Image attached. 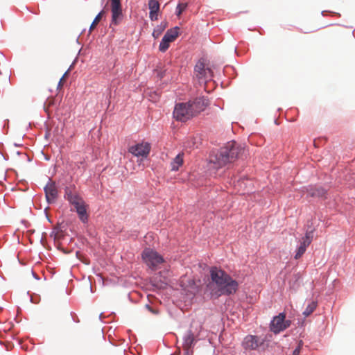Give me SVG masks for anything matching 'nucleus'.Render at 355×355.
<instances>
[{
    "instance_id": "nucleus-1",
    "label": "nucleus",
    "mask_w": 355,
    "mask_h": 355,
    "mask_svg": "<svg viewBox=\"0 0 355 355\" xmlns=\"http://www.w3.org/2000/svg\"><path fill=\"white\" fill-rule=\"evenodd\" d=\"M243 152V148L235 141L228 142L216 153L209 156L210 163L220 168L234 162Z\"/></svg>"
},
{
    "instance_id": "nucleus-2",
    "label": "nucleus",
    "mask_w": 355,
    "mask_h": 355,
    "mask_svg": "<svg viewBox=\"0 0 355 355\" xmlns=\"http://www.w3.org/2000/svg\"><path fill=\"white\" fill-rule=\"evenodd\" d=\"M238 282L233 279L230 275L223 279L221 284L216 288H213V291L210 293L211 297H218L221 295H230L235 293L238 289Z\"/></svg>"
},
{
    "instance_id": "nucleus-3",
    "label": "nucleus",
    "mask_w": 355,
    "mask_h": 355,
    "mask_svg": "<svg viewBox=\"0 0 355 355\" xmlns=\"http://www.w3.org/2000/svg\"><path fill=\"white\" fill-rule=\"evenodd\" d=\"M238 282L233 279L230 275L223 279L221 284L216 288H213V291L210 293L211 297H218L221 295H230L235 293L238 289Z\"/></svg>"
},
{
    "instance_id": "nucleus-4",
    "label": "nucleus",
    "mask_w": 355,
    "mask_h": 355,
    "mask_svg": "<svg viewBox=\"0 0 355 355\" xmlns=\"http://www.w3.org/2000/svg\"><path fill=\"white\" fill-rule=\"evenodd\" d=\"M142 259L152 270H157L159 265L164 263L163 257L156 251L146 248L141 254Z\"/></svg>"
},
{
    "instance_id": "nucleus-5",
    "label": "nucleus",
    "mask_w": 355,
    "mask_h": 355,
    "mask_svg": "<svg viewBox=\"0 0 355 355\" xmlns=\"http://www.w3.org/2000/svg\"><path fill=\"white\" fill-rule=\"evenodd\" d=\"M210 282L207 284V288L210 293L213 291V288H216L223 282V279L228 277V274L218 267H211L209 270Z\"/></svg>"
},
{
    "instance_id": "nucleus-6",
    "label": "nucleus",
    "mask_w": 355,
    "mask_h": 355,
    "mask_svg": "<svg viewBox=\"0 0 355 355\" xmlns=\"http://www.w3.org/2000/svg\"><path fill=\"white\" fill-rule=\"evenodd\" d=\"M194 74L200 81L207 82L211 79L213 72L205 63L204 59H200L196 64Z\"/></svg>"
},
{
    "instance_id": "nucleus-7",
    "label": "nucleus",
    "mask_w": 355,
    "mask_h": 355,
    "mask_svg": "<svg viewBox=\"0 0 355 355\" xmlns=\"http://www.w3.org/2000/svg\"><path fill=\"white\" fill-rule=\"evenodd\" d=\"M110 6L112 19L110 24V27L114 28L121 22L123 17L121 1L110 0Z\"/></svg>"
},
{
    "instance_id": "nucleus-8",
    "label": "nucleus",
    "mask_w": 355,
    "mask_h": 355,
    "mask_svg": "<svg viewBox=\"0 0 355 355\" xmlns=\"http://www.w3.org/2000/svg\"><path fill=\"white\" fill-rule=\"evenodd\" d=\"M174 118L180 121H186L193 117L191 107L188 103H178L173 111Z\"/></svg>"
},
{
    "instance_id": "nucleus-9",
    "label": "nucleus",
    "mask_w": 355,
    "mask_h": 355,
    "mask_svg": "<svg viewBox=\"0 0 355 355\" xmlns=\"http://www.w3.org/2000/svg\"><path fill=\"white\" fill-rule=\"evenodd\" d=\"M265 339L257 336L248 335L245 337L242 343V346L245 349L257 350L259 349H264Z\"/></svg>"
},
{
    "instance_id": "nucleus-10",
    "label": "nucleus",
    "mask_w": 355,
    "mask_h": 355,
    "mask_svg": "<svg viewBox=\"0 0 355 355\" xmlns=\"http://www.w3.org/2000/svg\"><path fill=\"white\" fill-rule=\"evenodd\" d=\"M285 318L286 315L284 313L274 317L270 324V330L275 334H278L288 328L291 324V321L286 320Z\"/></svg>"
},
{
    "instance_id": "nucleus-11",
    "label": "nucleus",
    "mask_w": 355,
    "mask_h": 355,
    "mask_svg": "<svg viewBox=\"0 0 355 355\" xmlns=\"http://www.w3.org/2000/svg\"><path fill=\"white\" fill-rule=\"evenodd\" d=\"M198 336V334H195L191 330H189L186 332L183 337L182 347L185 352L186 355H191L193 353L192 347L194 346L196 342V338Z\"/></svg>"
},
{
    "instance_id": "nucleus-12",
    "label": "nucleus",
    "mask_w": 355,
    "mask_h": 355,
    "mask_svg": "<svg viewBox=\"0 0 355 355\" xmlns=\"http://www.w3.org/2000/svg\"><path fill=\"white\" fill-rule=\"evenodd\" d=\"M64 198L73 206L76 211L85 202L75 191L68 187L65 189Z\"/></svg>"
},
{
    "instance_id": "nucleus-13",
    "label": "nucleus",
    "mask_w": 355,
    "mask_h": 355,
    "mask_svg": "<svg viewBox=\"0 0 355 355\" xmlns=\"http://www.w3.org/2000/svg\"><path fill=\"white\" fill-rule=\"evenodd\" d=\"M188 103L191 107V114H193V117L205 110L208 105V101L203 97H199L193 101H189Z\"/></svg>"
},
{
    "instance_id": "nucleus-14",
    "label": "nucleus",
    "mask_w": 355,
    "mask_h": 355,
    "mask_svg": "<svg viewBox=\"0 0 355 355\" xmlns=\"http://www.w3.org/2000/svg\"><path fill=\"white\" fill-rule=\"evenodd\" d=\"M150 151V145L148 143H141L131 146L129 152L137 157H146Z\"/></svg>"
},
{
    "instance_id": "nucleus-15",
    "label": "nucleus",
    "mask_w": 355,
    "mask_h": 355,
    "mask_svg": "<svg viewBox=\"0 0 355 355\" xmlns=\"http://www.w3.org/2000/svg\"><path fill=\"white\" fill-rule=\"evenodd\" d=\"M44 192L48 203H53L55 201L58 196V189L55 182L49 180L44 187Z\"/></svg>"
},
{
    "instance_id": "nucleus-16",
    "label": "nucleus",
    "mask_w": 355,
    "mask_h": 355,
    "mask_svg": "<svg viewBox=\"0 0 355 355\" xmlns=\"http://www.w3.org/2000/svg\"><path fill=\"white\" fill-rule=\"evenodd\" d=\"M148 8L150 10L149 17L152 21L158 19V12L159 10V3L157 0H149Z\"/></svg>"
},
{
    "instance_id": "nucleus-17",
    "label": "nucleus",
    "mask_w": 355,
    "mask_h": 355,
    "mask_svg": "<svg viewBox=\"0 0 355 355\" xmlns=\"http://www.w3.org/2000/svg\"><path fill=\"white\" fill-rule=\"evenodd\" d=\"M87 208L88 205L85 202L76 211L79 219L83 223H86L88 221L89 214H87Z\"/></svg>"
},
{
    "instance_id": "nucleus-18",
    "label": "nucleus",
    "mask_w": 355,
    "mask_h": 355,
    "mask_svg": "<svg viewBox=\"0 0 355 355\" xmlns=\"http://www.w3.org/2000/svg\"><path fill=\"white\" fill-rule=\"evenodd\" d=\"M179 28L175 27L173 28H171L166 31L164 36L163 37L166 38L168 40V42L171 43L173 42L178 36L179 35Z\"/></svg>"
},
{
    "instance_id": "nucleus-19",
    "label": "nucleus",
    "mask_w": 355,
    "mask_h": 355,
    "mask_svg": "<svg viewBox=\"0 0 355 355\" xmlns=\"http://www.w3.org/2000/svg\"><path fill=\"white\" fill-rule=\"evenodd\" d=\"M183 156L184 153H179L171 162V169L173 171H178L179 168L183 164Z\"/></svg>"
},
{
    "instance_id": "nucleus-20",
    "label": "nucleus",
    "mask_w": 355,
    "mask_h": 355,
    "mask_svg": "<svg viewBox=\"0 0 355 355\" xmlns=\"http://www.w3.org/2000/svg\"><path fill=\"white\" fill-rule=\"evenodd\" d=\"M308 193L312 197H322L325 195L326 190L322 187H311Z\"/></svg>"
},
{
    "instance_id": "nucleus-21",
    "label": "nucleus",
    "mask_w": 355,
    "mask_h": 355,
    "mask_svg": "<svg viewBox=\"0 0 355 355\" xmlns=\"http://www.w3.org/2000/svg\"><path fill=\"white\" fill-rule=\"evenodd\" d=\"M167 26L166 21H162L159 25L157 26V27L154 29L153 32V36L156 39L158 38L162 32L165 30Z\"/></svg>"
},
{
    "instance_id": "nucleus-22",
    "label": "nucleus",
    "mask_w": 355,
    "mask_h": 355,
    "mask_svg": "<svg viewBox=\"0 0 355 355\" xmlns=\"http://www.w3.org/2000/svg\"><path fill=\"white\" fill-rule=\"evenodd\" d=\"M317 306H318V303L316 301H311V302L309 303L306 308L304 311L303 315L305 317H308L315 311Z\"/></svg>"
},
{
    "instance_id": "nucleus-23",
    "label": "nucleus",
    "mask_w": 355,
    "mask_h": 355,
    "mask_svg": "<svg viewBox=\"0 0 355 355\" xmlns=\"http://www.w3.org/2000/svg\"><path fill=\"white\" fill-rule=\"evenodd\" d=\"M105 12L103 10H101L94 18V21H92L90 27H89V32L91 33L92 30H94L96 26L98 25V24L101 20L102 17L105 15Z\"/></svg>"
},
{
    "instance_id": "nucleus-24",
    "label": "nucleus",
    "mask_w": 355,
    "mask_h": 355,
    "mask_svg": "<svg viewBox=\"0 0 355 355\" xmlns=\"http://www.w3.org/2000/svg\"><path fill=\"white\" fill-rule=\"evenodd\" d=\"M169 44L170 43L168 42V40H166V37H163L159 44V50L162 52H165L168 49Z\"/></svg>"
},
{
    "instance_id": "nucleus-25",
    "label": "nucleus",
    "mask_w": 355,
    "mask_h": 355,
    "mask_svg": "<svg viewBox=\"0 0 355 355\" xmlns=\"http://www.w3.org/2000/svg\"><path fill=\"white\" fill-rule=\"evenodd\" d=\"M313 237V231L306 232L305 236L302 238V242L309 245L312 242Z\"/></svg>"
},
{
    "instance_id": "nucleus-26",
    "label": "nucleus",
    "mask_w": 355,
    "mask_h": 355,
    "mask_svg": "<svg viewBox=\"0 0 355 355\" xmlns=\"http://www.w3.org/2000/svg\"><path fill=\"white\" fill-rule=\"evenodd\" d=\"M187 3H179L176 8V14L178 16H180L183 11L185 10V9L187 8Z\"/></svg>"
},
{
    "instance_id": "nucleus-27",
    "label": "nucleus",
    "mask_w": 355,
    "mask_h": 355,
    "mask_svg": "<svg viewBox=\"0 0 355 355\" xmlns=\"http://www.w3.org/2000/svg\"><path fill=\"white\" fill-rule=\"evenodd\" d=\"M69 74V70H67L62 76V77L60 78L58 85V89H61L64 85V83L66 80L67 77Z\"/></svg>"
},
{
    "instance_id": "nucleus-28",
    "label": "nucleus",
    "mask_w": 355,
    "mask_h": 355,
    "mask_svg": "<svg viewBox=\"0 0 355 355\" xmlns=\"http://www.w3.org/2000/svg\"><path fill=\"white\" fill-rule=\"evenodd\" d=\"M305 252H306V250H304V247L300 246L297 250L296 254L295 255V259H300Z\"/></svg>"
},
{
    "instance_id": "nucleus-29",
    "label": "nucleus",
    "mask_w": 355,
    "mask_h": 355,
    "mask_svg": "<svg viewBox=\"0 0 355 355\" xmlns=\"http://www.w3.org/2000/svg\"><path fill=\"white\" fill-rule=\"evenodd\" d=\"M302 347V341H300L298 344V346L294 349L293 352V355H299L301 351Z\"/></svg>"
},
{
    "instance_id": "nucleus-30",
    "label": "nucleus",
    "mask_w": 355,
    "mask_h": 355,
    "mask_svg": "<svg viewBox=\"0 0 355 355\" xmlns=\"http://www.w3.org/2000/svg\"><path fill=\"white\" fill-rule=\"evenodd\" d=\"M300 247H304V250H306V248L309 246L308 245L305 244L302 241L301 242V244L300 245Z\"/></svg>"
}]
</instances>
